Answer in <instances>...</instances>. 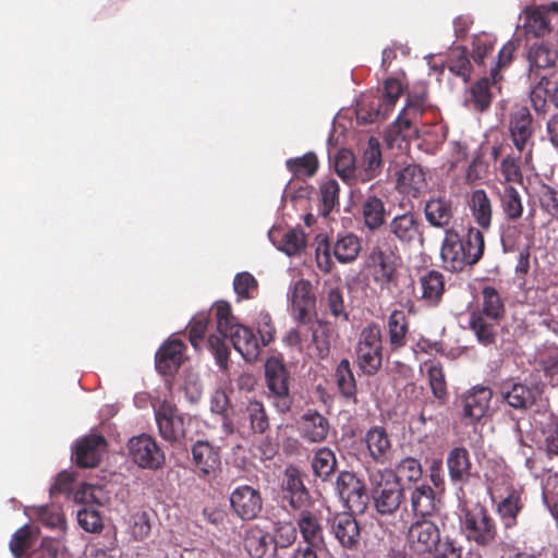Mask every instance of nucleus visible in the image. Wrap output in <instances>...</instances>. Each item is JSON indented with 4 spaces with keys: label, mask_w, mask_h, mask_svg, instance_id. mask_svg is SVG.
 Returning <instances> with one entry per match:
<instances>
[{
    "label": "nucleus",
    "mask_w": 558,
    "mask_h": 558,
    "mask_svg": "<svg viewBox=\"0 0 558 558\" xmlns=\"http://www.w3.org/2000/svg\"><path fill=\"white\" fill-rule=\"evenodd\" d=\"M325 303L327 310L335 318H339L344 322L349 319L343 292L340 288H330L327 291Z\"/></svg>",
    "instance_id": "bf43d9fd"
},
{
    "label": "nucleus",
    "mask_w": 558,
    "mask_h": 558,
    "mask_svg": "<svg viewBox=\"0 0 558 558\" xmlns=\"http://www.w3.org/2000/svg\"><path fill=\"white\" fill-rule=\"evenodd\" d=\"M305 245V234L301 230H289L283 233L279 250L292 256L301 252Z\"/></svg>",
    "instance_id": "680f3d73"
},
{
    "label": "nucleus",
    "mask_w": 558,
    "mask_h": 558,
    "mask_svg": "<svg viewBox=\"0 0 558 558\" xmlns=\"http://www.w3.org/2000/svg\"><path fill=\"white\" fill-rule=\"evenodd\" d=\"M424 214L426 221L432 227L442 229L445 232L447 229H453L450 227L454 217L451 199L444 196L432 197L425 204Z\"/></svg>",
    "instance_id": "c756f323"
},
{
    "label": "nucleus",
    "mask_w": 558,
    "mask_h": 558,
    "mask_svg": "<svg viewBox=\"0 0 558 558\" xmlns=\"http://www.w3.org/2000/svg\"><path fill=\"white\" fill-rule=\"evenodd\" d=\"M242 424H248L250 429L255 434H264L269 428V416L265 405L257 400L247 403L241 414Z\"/></svg>",
    "instance_id": "58836bf2"
},
{
    "label": "nucleus",
    "mask_w": 558,
    "mask_h": 558,
    "mask_svg": "<svg viewBox=\"0 0 558 558\" xmlns=\"http://www.w3.org/2000/svg\"><path fill=\"white\" fill-rule=\"evenodd\" d=\"M398 481L405 480L408 482H417L421 480L423 469L421 462L412 457L403 458L396 466L393 471Z\"/></svg>",
    "instance_id": "4d7b16f0"
},
{
    "label": "nucleus",
    "mask_w": 558,
    "mask_h": 558,
    "mask_svg": "<svg viewBox=\"0 0 558 558\" xmlns=\"http://www.w3.org/2000/svg\"><path fill=\"white\" fill-rule=\"evenodd\" d=\"M329 421L317 410H307L300 418L301 437L308 442H323L329 433Z\"/></svg>",
    "instance_id": "c85d7f7f"
},
{
    "label": "nucleus",
    "mask_w": 558,
    "mask_h": 558,
    "mask_svg": "<svg viewBox=\"0 0 558 558\" xmlns=\"http://www.w3.org/2000/svg\"><path fill=\"white\" fill-rule=\"evenodd\" d=\"M335 378L341 396L347 400L356 402V380L349 360L343 359L336 367Z\"/></svg>",
    "instance_id": "c03bdc74"
},
{
    "label": "nucleus",
    "mask_w": 558,
    "mask_h": 558,
    "mask_svg": "<svg viewBox=\"0 0 558 558\" xmlns=\"http://www.w3.org/2000/svg\"><path fill=\"white\" fill-rule=\"evenodd\" d=\"M389 232L402 244L410 245L416 241L423 242V223L412 211L395 216L389 225Z\"/></svg>",
    "instance_id": "4be33fe9"
},
{
    "label": "nucleus",
    "mask_w": 558,
    "mask_h": 558,
    "mask_svg": "<svg viewBox=\"0 0 558 558\" xmlns=\"http://www.w3.org/2000/svg\"><path fill=\"white\" fill-rule=\"evenodd\" d=\"M410 511L413 519H432L439 511L440 500L428 484H416L409 488Z\"/></svg>",
    "instance_id": "6ab92c4d"
},
{
    "label": "nucleus",
    "mask_w": 558,
    "mask_h": 558,
    "mask_svg": "<svg viewBox=\"0 0 558 558\" xmlns=\"http://www.w3.org/2000/svg\"><path fill=\"white\" fill-rule=\"evenodd\" d=\"M536 361L542 368L548 373L558 368V345L556 343H545L536 354Z\"/></svg>",
    "instance_id": "0e129e2a"
},
{
    "label": "nucleus",
    "mask_w": 558,
    "mask_h": 558,
    "mask_svg": "<svg viewBox=\"0 0 558 558\" xmlns=\"http://www.w3.org/2000/svg\"><path fill=\"white\" fill-rule=\"evenodd\" d=\"M230 506L242 520H253L263 509L260 492L250 485L236 486L230 494Z\"/></svg>",
    "instance_id": "f3484780"
},
{
    "label": "nucleus",
    "mask_w": 558,
    "mask_h": 558,
    "mask_svg": "<svg viewBox=\"0 0 558 558\" xmlns=\"http://www.w3.org/2000/svg\"><path fill=\"white\" fill-rule=\"evenodd\" d=\"M107 440L101 435L90 434L77 440L74 451L75 463L80 468H95L106 451Z\"/></svg>",
    "instance_id": "5701e85b"
},
{
    "label": "nucleus",
    "mask_w": 558,
    "mask_h": 558,
    "mask_svg": "<svg viewBox=\"0 0 558 558\" xmlns=\"http://www.w3.org/2000/svg\"><path fill=\"white\" fill-rule=\"evenodd\" d=\"M450 481L453 484L464 485L471 476L473 464L470 452L464 447H453L446 459Z\"/></svg>",
    "instance_id": "7c9ffc66"
},
{
    "label": "nucleus",
    "mask_w": 558,
    "mask_h": 558,
    "mask_svg": "<svg viewBox=\"0 0 558 558\" xmlns=\"http://www.w3.org/2000/svg\"><path fill=\"white\" fill-rule=\"evenodd\" d=\"M365 265L379 290L396 296L402 266V256L398 246L387 240L375 244L369 250Z\"/></svg>",
    "instance_id": "7ed1b4c3"
},
{
    "label": "nucleus",
    "mask_w": 558,
    "mask_h": 558,
    "mask_svg": "<svg viewBox=\"0 0 558 558\" xmlns=\"http://www.w3.org/2000/svg\"><path fill=\"white\" fill-rule=\"evenodd\" d=\"M374 507L380 515H392L404 499V490L390 469L368 471Z\"/></svg>",
    "instance_id": "20e7f679"
},
{
    "label": "nucleus",
    "mask_w": 558,
    "mask_h": 558,
    "mask_svg": "<svg viewBox=\"0 0 558 558\" xmlns=\"http://www.w3.org/2000/svg\"><path fill=\"white\" fill-rule=\"evenodd\" d=\"M362 217L367 229L372 231L379 229L386 219L384 201L375 195H367L362 204Z\"/></svg>",
    "instance_id": "ea45409f"
},
{
    "label": "nucleus",
    "mask_w": 558,
    "mask_h": 558,
    "mask_svg": "<svg viewBox=\"0 0 558 558\" xmlns=\"http://www.w3.org/2000/svg\"><path fill=\"white\" fill-rule=\"evenodd\" d=\"M523 507L521 496L515 492L510 493L498 502L496 511L505 530L512 529L518 524V515Z\"/></svg>",
    "instance_id": "a19ab883"
},
{
    "label": "nucleus",
    "mask_w": 558,
    "mask_h": 558,
    "mask_svg": "<svg viewBox=\"0 0 558 558\" xmlns=\"http://www.w3.org/2000/svg\"><path fill=\"white\" fill-rule=\"evenodd\" d=\"M389 345L392 351L404 348L408 343L409 320L405 313L395 310L390 313L387 322Z\"/></svg>",
    "instance_id": "e433bc0d"
},
{
    "label": "nucleus",
    "mask_w": 558,
    "mask_h": 558,
    "mask_svg": "<svg viewBox=\"0 0 558 558\" xmlns=\"http://www.w3.org/2000/svg\"><path fill=\"white\" fill-rule=\"evenodd\" d=\"M320 198H322V214L327 216L335 205L338 203L339 197V185L338 182L333 179L327 180L322 183L320 187Z\"/></svg>",
    "instance_id": "e2e57ef3"
},
{
    "label": "nucleus",
    "mask_w": 558,
    "mask_h": 558,
    "mask_svg": "<svg viewBox=\"0 0 558 558\" xmlns=\"http://www.w3.org/2000/svg\"><path fill=\"white\" fill-rule=\"evenodd\" d=\"M363 442L366 446V454L375 464H387L393 454L392 441L383 426H372L366 430Z\"/></svg>",
    "instance_id": "412c9836"
},
{
    "label": "nucleus",
    "mask_w": 558,
    "mask_h": 558,
    "mask_svg": "<svg viewBox=\"0 0 558 558\" xmlns=\"http://www.w3.org/2000/svg\"><path fill=\"white\" fill-rule=\"evenodd\" d=\"M469 327L474 332L476 340L487 347L496 341V324L483 313H471Z\"/></svg>",
    "instance_id": "a18cd8bd"
},
{
    "label": "nucleus",
    "mask_w": 558,
    "mask_h": 558,
    "mask_svg": "<svg viewBox=\"0 0 558 558\" xmlns=\"http://www.w3.org/2000/svg\"><path fill=\"white\" fill-rule=\"evenodd\" d=\"M267 388L274 399V407L280 412H289L293 402L289 389V372L282 361L271 356L265 364Z\"/></svg>",
    "instance_id": "1a4fd4ad"
},
{
    "label": "nucleus",
    "mask_w": 558,
    "mask_h": 558,
    "mask_svg": "<svg viewBox=\"0 0 558 558\" xmlns=\"http://www.w3.org/2000/svg\"><path fill=\"white\" fill-rule=\"evenodd\" d=\"M296 524L307 546L314 548L325 547L324 526L318 511H311L308 508L299 510Z\"/></svg>",
    "instance_id": "bb28decb"
},
{
    "label": "nucleus",
    "mask_w": 558,
    "mask_h": 558,
    "mask_svg": "<svg viewBox=\"0 0 558 558\" xmlns=\"http://www.w3.org/2000/svg\"><path fill=\"white\" fill-rule=\"evenodd\" d=\"M421 300L428 307L440 304L445 293V277L441 272L430 269L420 276L418 279Z\"/></svg>",
    "instance_id": "2f4dec72"
},
{
    "label": "nucleus",
    "mask_w": 558,
    "mask_h": 558,
    "mask_svg": "<svg viewBox=\"0 0 558 558\" xmlns=\"http://www.w3.org/2000/svg\"><path fill=\"white\" fill-rule=\"evenodd\" d=\"M499 205L505 219L509 222H518L524 214L523 197L512 184H506L498 193Z\"/></svg>",
    "instance_id": "f704fd0d"
},
{
    "label": "nucleus",
    "mask_w": 558,
    "mask_h": 558,
    "mask_svg": "<svg viewBox=\"0 0 558 558\" xmlns=\"http://www.w3.org/2000/svg\"><path fill=\"white\" fill-rule=\"evenodd\" d=\"M330 529L340 546L348 550H357L361 545V529L351 512L336 513L330 520Z\"/></svg>",
    "instance_id": "aec40b11"
},
{
    "label": "nucleus",
    "mask_w": 558,
    "mask_h": 558,
    "mask_svg": "<svg viewBox=\"0 0 558 558\" xmlns=\"http://www.w3.org/2000/svg\"><path fill=\"white\" fill-rule=\"evenodd\" d=\"M558 59L556 49L550 48L545 44H534L530 47L527 52V60L530 66V75L538 76L539 70L553 68Z\"/></svg>",
    "instance_id": "4c0bfd02"
},
{
    "label": "nucleus",
    "mask_w": 558,
    "mask_h": 558,
    "mask_svg": "<svg viewBox=\"0 0 558 558\" xmlns=\"http://www.w3.org/2000/svg\"><path fill=\"white\" fill-rule=\"evenodd\" d=\"M257 281L250 272L238 274L233 280V288L235 293L241 299H251L253 295L252 291L257 290Z\"/></svg>",
    "instance_id": "774afa93"
},
{
    "label": "nucleus",
    "mask_w": 558,
    "mask_h": 558,
    "mask_svg": "<svg viewBox=\"0 0 558 558\" xmlns=\"http://www.w3.org/2000/svg\"><path fill=\"white\" fill-rule=\"evenodd\" d=\"M283 499L295 511L313 505L311 493L304 484L301 471L294 465H289L284 470Z\"/></svg>",
    "instance_id": "a211bd4d"
},
{
    "label": "nucleus",
    "mask_w": 558,
    "mask_h": 558,
    "mask_svg": "<svg viewBox=\"0 0 558 558\" xmlns=\"http://www.w3.org/2000/svg\"><path fill=\"white\" fill-rule=\"evenodd\" d=\"M461 532L468 542L482 548L493 547L498 537L495 519L481 505L464 510L461 519Z\"/></svg>",
    "instance_id": "423d86ee"
},
{
    "label": "nucleus",
    "mask_w": 558,
    "mask_h": 558,
    "mask_svg": "<svg viewBox=\"0 0 558 558\" xmlns=\"http://www.w3.org/2000/svg\"><path fill=\"white\" fill-rule=\"evenodd\" d=\"M482 296L483 307L476 313H483V316L492 320L500 319L505 313V305L499 292L494 287L487 286L482 289Z\"/></svg>",
    "instance_id": "8fccbe9b"
},
{
    "label": "nucleus",
    "mask_w": 558,
    "mask_h": 558,
    "mask_svg": "<svg viewBox=\"0 0 558 558\" xmlns=\"http://www.w3.org/2000/svg\"><path fill=\"white\" fill-rule=\"evenodd\" d=\"M425 186V173L416 165L404 167L398 174L397 189L407 196L417 197Z\"/></svg>",
    "instance_id": "c9c22d12"
},
{
    "label": "nucleus",
    "mask_w": 558,
    "mask_h": 558,
    "mask_svg": "<svg viewBox=\"0 0 558 558\" xmlns=\"http://www.w3.org/2000/svg\"><path fill=\"white\" fill-rule=\"evenodd\" d=\"M287 169L296 179H307L315 175L318 170V158L315 153L308 151L303 156L289 158L286 161Z\"/></svg>",
    "instance_id": "49530a36"
},
{
    "label": "nucleus",
    "mask_w": 558,
    "mask_h": 558,
    "mask_svg": "<svg viewBox=\"0 0 558 558\" xmlns=\"http://www.w3.org/2000/svg\"><path fill=\"white\" fill-rule=\"evenodd\" d=\"M484 232L475 226H469L463 235L456 229H447L440 246L444 268L460 272L478 264L486 247Z\"/></svg>",
    "instance_id": "f03ea898"
},
{
    "label": "nucleus",
    "mask_w": 558,
    "mask_h": 558,
    "mask_svg": "<svg viewBox=\"0 0 558 558\" xmlns=\"http://www.w3.org/2000/svg\"><path fill=\"white\" fill-rule=\"evenodd\" d=\"M509 133L511 142L519 154H524V162L531 165L534 148L533 118L526 107H520L509 117Z\"/></svg>",
    "instance_id": "9d476101"
},
{
    "label": "nucleus",
    "mask_w": 558,
    "mask_h": 558,
    "mask_svg": "<svg viewBox=\"0 0 558 558\" xmlns=\"http://www.w3.org/2000/svg\"><path fill=\"white\" fill-rule=\"evenodd\" d=\"M493 390L487 386H474L468 390L462 397V415L472 423L478 422L486 414Z\"/></svg>",
    "instance_id": "b1692460"
},
{
    "label": "nucleus",
    "mask_w": 558,
    "mask_h": 558,
    "mask_svg": "<svg viewBox=\"0 0 558 558\" xmlns=\"http://www.w3.org/2000/svg\"><path fill=\"white\" fill-rule=\"evenodd\" d=\"M37 520L48 527L63 529L65 519L60 509L51 506H43L37 509Z\"/></svg>",
    "instance_id": "338daca9"
},
{
    "label": "nucleus",
    "mask_w": 558,
    "mask_h": 558,
    "mask_svg": "<svg viewBox=\"0 0 558 558\" xmlns=\"http://www.w3.org/2000/svg\"><path fill=\"white\" fill-rule=\"evenodd\" d=\"M522 166H527L524 162V154H519L518 157L514 155H508L500 162V173L504 177L506 184L523 182Z\"/></svg>",
    "instance_id": "864d4df0"
},
{
    "label": "nucleus",
    "mask_w": 558,
    "mask_h": 558,
    "mask_svg": "<svg viewBox=\"0 0 558 558\" xmlns=\"http://www.w3.org/2000/svg\"><path fill=\"white\" fill-rule=\"evenodd\" d=\"M403 94V86L399 80L389 77L384 82L383 94L375 97L365 109H359V118L365 122L374 123L385 120L395 109L397 101Z\"/></svg>",
    "instance_id": "9b49d317"
},
{
    "label": "nucleus",
    "mask_w": 558,
    "mask_h": 558,
    "mask_svg": "<svg viewBox=\"0 0 558 558\" xmlns=\"http://www.w3.org/2000/svg\"><path fill=\"white\" fill-rule=\"evenodd\" d=\"M499 400L520 413L531 410L537 401L538 392L533 386L520 381H504L498 391Z\"/></svg>",
    "instance_id": "2eb2a0df"
},
{
    "label": "nucleus",
    "mask_w": 558,
    "mask_h": 558,
    "mask_svg": "<svg viewBox=\"0 0 558 558\" xmlns=\"http://www.w3.org/2000/svg\"><path fill=\"white\" fill-rule=\"evenodd\" d=\"M523 12L525 19L524 27L527 32L533 33L536 36H541L549 32V23L544 8H538V5L526 7Z\"/></svg>",
    "instance_id": "5fc2aeb1"
},
{
    "label": "nucleus",
    "mask_w": 558,
    "mask_h": 558,
    "mask_svg": "<svg viewBox=\"0 0 558 558\" xmlns=\"http://www.w3.org/2000/svg\"><path fill=\"white\" fill-rule=\"evenodd\" d=\"M336 490L350 511H363L367 494L364 482L350 471H341L336 478Z\"/></svg>",
    "instance_id": "4468645a"
},
{
    "label": "nucleus",
    "mask_w": 558,
    "mask_h": 558,
    "mask_svg": "<svg viewBox=\"0 0 558 558\" xmlns=\"http://www.w3.org/2000/svg\"><path fill=\"white\" fill-rule=\"evenodd\" d=\"M337 174L348 184L352 185L360 181V168L355 165V157L349 149H341L335 158Z\"/></svg>",
    "instance_id": "09e8293b"
},
{
    "label": "nucleus",
    "mask_w": 558,
    "mask_h": 558,
    "mask_svg": "<svg viewBox=\"0 0 558 558\" xmlns=\"http://www.w3.org/2000/svg\"><path fill=\"white\" fill-rule=\"evenodd\" d=\"M466 206L475 225L482 231H489L493 226V202L484 189L473 190L466 196Z\"/></svg>",
    "instance_id": "393cba45"
},
{
    "label": "nucleus",
    "mask_w": 558,
    "mask_h": 558,
    "mask_svg": "<svg viewBox=\"0 0 558 558\" xmlns=\"http://www.w3.org/2000/svg\"><path fill=\"white\" fill-rule=\"evenodd\" d=\"M192 462L199 477L214 474L221 464L220 453L207 440H197L191 448Z\"/></svg>",
    "instance_id": "a878e982"
},
{
    "label": "nucleus",
    "mask_w": 558,
    "mask_h": 558,
    "mask_svg": "<svg viewBox=\"0 0 558 558\" xmlns=\"http://www.w3.org/2000/svg\"><path fill=\"white\" fill-rule=\"evenodd\" d=\"M337 458L328 447H322L314 452L311 465L315 476L327 482L337 470Z\"/></svg>",
    "instance_id": "79ce46f5"
},
{
    "label": "nucleus",
    "mask_w": 558,
    "mask_h": 558,
    "mask_svg": "<svg viewBox=\"0 0 558 558\" xmlns=\"http://www.w3.org/2000/svg\"><path fill=\"white\" fill-rule=\"evenodd\" d=\"M129 451L132 460L143 469L158 470L166 461L156 440L145 434L130 439Z\"/></svg>",
    "instance_id": "dca6fc26"
},
{
    "label": "nucleus",
    "mask_w": 558,
    "mask_h": 558,
    "mask_svg": "<svg viewBox=\"0 0 558 558\" xmlns=\"http://www.w3.org/2000/svg\"><path fill=\"white\" fill-rule=\"evenodd\" d=\"M551 78L542 76L537 85L531 90L530 99L534 110L545 113L547 109V97L550 96Z\"/></svg>",
    "instance_id": "13d9d810"
},
{
    "label": "nucleus",
    "mask_w": 558,
    "mask_h": 558,
    "mask_svg": "<svg viewBox=\"0 0 558 558\" xmlns=\"http://www.w3.org/2000/svg\"><path fill=\"white\" fill-rule=\"evenodd\" d=\"M356 363L366 375H375L381 367L383 340L381 330L377 324L363 328L355 347Z\"/></svg>",
    "instance_id": "6e6552de"
},
{
    "label": "nucleus",
    "mask_w": 558,
    "mask_h": 558,
    "mask_svg": "<svg viewBox=\"0 0 558 558\" xmlns=\"http://www.w3.org/2000/svg\"><path fill=\"white\" fill-rule=\"evenodd\" d=\"M427 368V377L433 396L440 404L448 399L447 381L444 368L439 362L430 361L424 363Z\"/></svg>",
    "instance_id": "de8ad7c7"
},
{
    "label": "nucleus",
    "mask_w": 558,
    "mask_h": 558,
    "mask_svg": "<svg viewBox=\"0 0 558 558\" xmlns=\"http://www.w3.org/2000/svg\"><path fill=\"white\" fill-rule=\"evenodd\" d=\"M245 549L252 558H266L276 555V538L260 529H251L244 541Z\"/></svg>",
    "instance_id": "473e14b6"
},
{
    "label": "nucleus",
    "mask_w": 558,
    "mask_h": 558,
    "mask_svg": "<svg viewBox=\"0 0 558 558\" xmlns=\"http://www.w3.org/2000/svg\"><path fill=\"white\" fill-rule=\"evenodd\" d=\"M433 107L428 101V92L425 87L420 90L410 92L407 96V105L389 126L386 140L389 145L401 146L407 141L409 132L412 129V120L422 117Z\"/></svg>",
    "instance_id": "0eeeda50"
},
{
    "label": "nucleus",
    "mask_w": 558,
    "mask_h": 558,
    "mask_svg": "<svg viewBox=\"0 0 558 558\" xmlns=\"http://www.w3.org/2000/svg\"><path fill=\"white\" fill-rule=\"evenodd\" d=\"M213 311L220 336L210 335L207 339V345L214 354L217 365L221 369L228 368L230 350L226 339L232 342L233 348L245 361H256L260 352V344L253 330L235 322L231 306L226 301H217L213 305Z\"/></svg>",
    "instance_id": "f257e3e1"
},
{
    "label": "nucleus",
    "mask_w": 558,
    "mask_h": 558,
    "mask_svg": "<svg viewBox=\"0 0 558 558\" xmlns=\"http://www.w3.org/2000/svg\"><path fill=\"white\" fill-rule=\"evenodd\" d=\"M440 529L432 519H413L405 532V545L415 555L432 553L440 543Z\"/></svg>",
    "instance_id": "f8f14e48"
},
{
    "label": "nucleus",
    "mask_w": 558,
    "mask_h": 558,
    "mask_svg": "<svg viewBox=\"0 0 558 558\" xmlns=\"http://www.w3.org/2000/svg\"><path fill=\"white\" fill-rule=\"evenodd\" d=\"M316 240V263L318 268L325 274L330 272L333 267L331 254L339 263L347 264L354 262L361 252L360 238L353 233L339 236L332 244L326 235H318Z\"/></svg>",
    "instance_id": "39448f33"
},
{
    "label": "nucleus",
    "mask_w": 558,
    "mask_h": 558,
    "mask_svg": "<svg viewBox=\"0 0 558 558\" xmlns=\"http://www.w3.org/2000/svg\"><path fill=\"white\" fill-rule=\"evenodd\" d=\"M184 350L185 344L179 339L166 341L155 356L157 372L162 375L174 374L183 362Z\"/></svg>",
    "instance_id": "cd10ccee"
},
{
    "label": "nucleus",
    "mask_w": 558,
    "mask_h": 558,
    "mask_svg": "<svg viewBox=\"0 0 558 558\" xmlns=\"http://www.w3.org/2000/svg\"><path fill=\"white\" fill-rule=\"evenodd\" d=\"M209 325V316L206 313L194 315L189 324V340L197 349L203 342Z\"/></svg>",
    "instance_id": "052dcab7"
},
{
    "label": "nucleus",
    "mask_w": 558,
    "mask_h": 558,
    "mask_svg": "<svg viewBox=\"0 0 558 558\" xmlns=\"http://www.w3.org/2000/svg\"><path fill=\"white\" fill-rule=\"evenodd\" d=\"M109 497L101 485L82 483L74 493L77 504L104 506Z\"/></svg>",
    "instance_id": "603ef678"
},
{
    "label": "nucleus",
    "mask_w": 558,
    "mask_h": 558,
    "mask_svg": "<svg viewBox=\"0 0 558 558\" xmlns=\"http://www.w3.org/2000/svg\"><path fill=\"white\" fill-rule=\"evenodd\" d=\"M537 201L549 221H558V189L547 183H541L537 190Z\"/></svg>",
    "instance_id": "3c124183"
},
{
    "label": "nucleus",
    "mask_w": 558,
    "mask_h": 558,
    "mask_svg": "<svg viewBox=\"0 0 558 558\" xmlns=\"http://www.w3.org/2000/svg\"><path fill=\"white\" fill-rule=\"evenodd\" d=\"M156 421L159 434L165 440L171 444L181 442L186 439L192 440L187 430V426L191 425L192 418L179 414L177 409L173 407H162L157 411Z\"/></svg>",
    "instance_id": "ddd939ff"
},
{
    "label": "nucleus",
    "mask_w": 558,
    "mask_h": 558,
    "mask_svg": "<svg viewBox=\"0 0 558 558\" xmlns=\"http://www.w3.org/2000/svg\"><path fill=\"white\" fill-rule=\"evenodd\" d=\"M493 84L492 77H483L470 87L469 97L465 102L474 110L483 112L490 107L493 94L490 87Z\"/></svg>",
    "instance_id": "37998d69"
},
{
    "label": "nucleus",
    "mask_w": 558,
    "mask_h": 558,
    "mask_svg": "<svg viewBox=\"0 0 558 558\" xmlns=\"http://www.w3.org/2000/svg\"><path fill=\"white\" fill-rule=\"evenodd\" d=\"M462 546L456 538L446 536L442 541L440 539L439 545L433 548L432 556L434 558H462Z\"/></svg>",
    "instance_id": "69168bd1"
},
{
    "label": "nucleus",
    "mask_w": 558,
    "mask_h": 558,
    "mask_svg": "<svg viewBox=\"0 0 558 558\" xmlns=\"http://www.w3.org/2000/svg\"><path fill=\"white\" fill-rule=\"evenodd\" d=\"M383 165L379 141L371 136L359 166L360 182H367L377 177Z\"/></svg>",
    "instance_id": "72a5a7b5"
},
{
    "label": "nucleus",
    "mask_w": 558,
    "mask_h": 558,
    "mask_svg": "<svg viewBox=\"0 0 558 558\" xmlns=\"http://www.w3.org/2000/svg\"><path fill=\"white\" fill-rule=\"evenodd\" d=\"M312 345L316 351V356L324 360L330 352V329L326 323L318 322L312 328Z\"/></svg>",
    "instance_id": "6e6d98bb"
}]
</instances>
